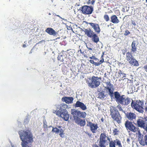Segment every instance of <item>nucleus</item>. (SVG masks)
<instances>
[{
	"mask_svg": "<svg viewBox=\"0 0 147 147\" xmlns=\"http://www.w3.org/2000/svg\"><path fill=\"white\" fill-rule=\"evenodd\" d=\"M114 97L115 100L117 103L122 105H127L130 102L131 100V107L140 113H143L144 112V108L142 107L144 102L142 101L138 100L135 101L128 97L125 98L124 95L121 96L117 91L114 92Z\"/></svg>",
	"mask_w": 147,
	"mask_h": 147,
	"instance_id": "f257e3e1",
	"label": "nucleus"
},
{
	"mask_svg": "<svg viewBox=\"0 0 147 147\" xmlns=\"http://www.w3.org/2000/svg\"><path fill=\"white\" fill-rule=\"evenodd\" d=\"M20 138L22 141L21 145L22 147H31L30 144L33 142L32 134L31 131L28 130H21L18 132Z\"/></svg>",
	"mask_w": 147,
	"mask_h": 147,
	"instance_id": "f03ea898",
	"label": "nucleus"
},
{
	"mask_svg": "<svg viewBox=\"0 0 147 147\" xmlns=\"http://www.w3.org/2000/svg\"><path fill=\"white\" fill-rule=\"evenodd\" d=\"M56 114L59 117H61L66 121L68 120L69 115L68 111L65 109H63L61 105H58L57 106L55 111Z\"/></svg>",
	"mask_w": 147,
	"mask_h": 147,
	"instance_id": "7ed1b4c3",
	"label": "nucleus"
},
{
	"mask_svg": "<svg viewBox=\"0 0 147 147\" xmlns=\"http://www.w3.org/2000/svg\"><path fill=\"white\" fill-rule=\"evenodd\" d=\"M111 115L113 119L118 123L121 122V117L118 110L115 108L110 109Z\"/></svg>",
	"mask_w": 147,
	"mask_h": 147,
	"instance_id": "20e7f679",
	"label": "nucleus"
},
{
	"mask_svg": "<svg viewBox=\"0 0 147 147\" xmlns=\"http://www.w3.org/2000/svg\"><path fill=\"white\" fill-rule=\"evenodd\" d=\"M100 77L93 76L91 79V82L88 83L89 87L92 88H95L98 87L100 84Z\"/></svg>",
	"mask_w": 147,
	"mask_h": 147,
	"instance_id": "39448f33",
	"label": "nucleus"
},
{
	"mask_svg": "<svg viewBox=\"0 0 147 147\" xmlns=\"http://www.w3.org/2000/svg\"><path fill=\"white\" fill-rule=\"evenodd\" d=\"M126 58L127 60L130 64L135 66L139 65L138 61L132 56V53L131 52H128L126 53Z\"/></svg>",
	"mask_w": 147,
	"mask_h": 147,
	"instance_id": "423d86ee",
	"label": "nucleus"
},
{
	"mask_svg": "<svg viewBox=\"0 0 147 147\" xmlns=\"http://www.w3.org/2000/svg\"><path fill=\"white\" fill-rule=\"evenodd\" d=\"M125 125L127 130H129V131H128V132L131 131L135 133L139 129L134 125L132 122L128 120H127L125 122Z\"/></svg>",
	"mask_w": 147,
	"mask_h": 147,
	"instance_id": "0eeeda50",
	"label": "nucleus"
},
{
	"mask_svg": "<svg viewBox=\"0 0 147 147\" xmlns=\"http://www.w3.org/2000/svg\"><path fill=\"white\" fill-rule=\"evenodd\" d=\"M80 10H81L82 13L84 14H90L92 13L93 8L92 6L84 5L80 8Z\"/></svg>",
	"mask_w": 147,
	"mask_h": 147,
	"instance_id": "6e6552de",
	"label": "nucleus"
},
{
	"mask_svg": "<svg viewBox=\"0 0 147 147\" xmlns=\"http://www.w3.org/2000/svg\"><path fill=\"white\" fill-rule=\"evenodd\" d=\"M71 115L70 118L74 121L80 117V111L74 109H71Z\"/></svg>",
	"mask_w": 147,
	"mask_h": 147,
	"instance_id": "1a4fd4ad",
	"label": "nucleus"
},
{
	"mask_svg": "<svg viewBox=\"0 0 147 147\" xmlns=\"http://www.w3.org/2000/svg\"><path fill=\"white\" fill-rule=\"evenodd\" d=\"M87 126L90 127V130L93 133H96V130L98 127L97 123H94L90 121L87 122Z\"/></svg>",
	"mask_w": 147,
	"mask_h": 147,
	"instance_id": "9d476101",
	"label": "nucleus"
},
{
	"mask_svg": "<svg viewBox=\"0 0 147 147\" xmlns=\"http://www.w3.org/2000/svg\"><path fill=\"white\" fill-rule=\"evenodd\" d=\"M75 108L80 107L82 110L85 111L87 109L86 105L83 103L79 101H77L75 105Z\"/></svg>",
	"mask_w": 147,
	"mask_h": 147,
	"instance_id": "9b49d317",
	"label": "nucleus"
},
{
	"mask_svg": "<svg viewBox=\"0 0 147 147\" xmlns=\"http://www.w3.org/2000/svg\"><path fill=\"white\" fill-rule=\"evenodd\" d=\"M97 96L98 98L103 100L106 98L108 96V95L106 92H105V90H103L102 92H99Z\"/></svg>",
	"mask_w": 147,
	"mask_h": 147,
	"instance_id": "f8f14e48",
	"label": "nucleus"
},
{
	"mask_svg": "<svg viewBox=\"0 0 147 147\" xmlns=\"http://www.w3.org/2000/svg\"><path fill=\"white\" fill-rule=\"evenodd\" d=\"M45 32L50 35L55 36L58 34V33L56 32L53 28H48L45 30Z\"/></svg>",
	"mask_w": 147,
	"mask_h": 147,
	"instance_id": "ddd939ff",
	"label": "nucleus"
},
{
	"mask_svg": "<svg viewBox=\"0 0 147 147\" xmlns=\"http://www.w3.org/2000/svg\"><path fill=\"white\" fill-rule=\"evenodd\" d=\"M126 117L130 120L132 121L135 119L136 115L134 113L131 112H127L125 113Z\"/></svg>",
	"mask_w": 147,
	"mask_h": 147,
	"instance_id": "4468645a",
	"label": "nucleus"
},
{
	"mask_svg": "<svg viewBox=\"0 0 147 147\" xmlns=\"http://www.w3.org/2000/svg\"><path fill=\"white\" fill-rule=\"evenodd\" d=\"M106 136L105 134L103 133H101L100 134L99 145H100L102 146L103 144H105L106 141Z\"/></svg>",
	"mask_w": 147,
	"mask_h": 147,
	"instance_id": "2eb2a0df",
	"label": "nucleus"
},
{
	"mask_svg": "<svg viewBox=\"0 0 147 147\" xmlns=\"http://www.w3.org/2000/svg\"><path fill=\"white\" fill-rule=\"evenodd\" d=\"M61 100L66 103L69 104L72 103L74 98L72 97L65 96L62 98Z\"/></svg>",
	"mask_w": 147,
	"mask_h": 147,
	"instance_id": "dca6fc26",
	"label": "nucleus"
},
{
	"mask_svg": "<svg viewBox=\"0 0 147 147\" xmlns=\"http://www.w3.org/2000/svg\"><path fill=\"white\" fill-rule=\"evenodd\" d=\"M89 24L94 29L96 32L98 34L99 33L100 30L99 25L98 24L92 23H89Z\"/></svg>",
	"mask_w": 147,
	"mask_h": 147,
	"instance_id": "f3484780",
	"label": "nucleus"
},
{
	"mask_svg": "<svg viewBox=\"0 0 147 147\" xmlns=\"http://www.w3.org/2000/svg\"><path fill=\"white\" fill-rule=\"evenodd\" d=\"M137 124L139 127L142 128L144 129L145 127V122L144 120L141 119H138L137 120Z\"/></svg>",
	"mask_w": 147,
	"mask_h": 147,
	"instance_id": "a211bd4d",
	"label": "nucleus"
},
{
	"mask_svg": "<svg viewBox=\"0 0 147 147\" xmlns=\"http://www.w3.org/2000/svg\"><path fill=\"white\" fill-rule=\"evenodd\" d=\"M75 123L81 126H84L86 124V121L84 119H82L79 118L75 121Z\"/></svg>",
	"mask_w": 147,
	"mask_h": 147,
	"instance_id": "6ab92c4d",
	"label": "nucleus"
},
{
	"mask_svg": "<svg viewBox=\"0 0 147 147\" xmlns=\"http://www.w3.org/2000/svg\"><path fill=\"white\" fill-rule=\"evenodd\" d=\"M111 22L114 24H117L119 22V20L118 19L116 15H113L111 17Z\"/></svg>",
	"mask_w": 147,
	"mask_h": 147,
	"instance_id": "aec40b11",
	"label": "nucleus"
},
{
	"mask_svg": "<svg viewBox=\"0 0 147 147\" xmlns=\"http://www.w3.org/2000/svg\"><path fill=\"white\" fill-rule=\"evenodd\" d=\"M85 31V34L90 38H92V36L94 34L90 28L87 29V30H86Z\"/></svg>",
	"mask_w": 147,
	"mask_h": 147,
	"instance_id": "412c9836",
	"label": "nucleus"
},
{
	"mask_svg": "<svg viewBox=\"0 0 147 147\" xmlns=\"http://www.w3.org/2000/svg\"><path fill=\"white\" fill-rule=\"evenodd\" d=\"M137 41L136 40L133 41L132 42L131 45V51L133 52H135L137 50V45H136V43Z\"/></svg>",
	"mask_w": 147,
	"mask_h": 147,
	"instance_id": "4be33fe9",
	"label": "nucleus"
},
{
	"mask_svg": "<svg viewBox=\"0 0 147 147\" xmlns=\"http://www.w3.org/2000/svg\"><path fill=\"white\" fill-rule=\"evenodd\" d=\"M92 41L95 43H97L99 41V37L96 34L94 33L93 36H92Z\"/></svg>",
	"mask_w": 147,
	"mask_h": 147,
	"instance_id": "5701e85b",
	"label": "nucleus"
},
{
	"mask_svg": "<svg viewBox=\"0 0 147 147\" xmlns=\"http://www.w3.org/2000/svg\"><path fill=\"white\" fill-rule=\"evenodd\" d=\"M80 117L81 118H85L86 115V114L84 112H82L80 111Z\"/></svg>",
	"mask_w": 147,
	"mask_h": 147,
	"instance_id": "b1692460",
	"label": "nucleus"
},
{
	"mask_svg": "<svg viewBox=\"0 0 147 147\" xmlns=\"http://www.w3.org/2000/svg\"><path fill=\"white\" fill-rule=\"evenodd\" d=\"M120 104H118V105L117 107H113V108H115L117 110L118 109H119L120 111H121L125 113V111L123 110Z\"/></svg>",
	"mask_w": 147,
	"mask_h": 147,
	"instance_id": "393cba45",
	"label": "nucleus"
},
{
	"mask_svg": "<svg viewBox=\"0 0 147 147\" xmlns=\"http://www.w3.org/2000/svg\"><path fill=\"white\" fill-rule=\"evenodd\" d=\"M120 104H118V105L117 107H113V108H115L117 110L118 109H119L120 111H121L125 113V111L123 110Z\"/></svg>",
	"mask_w": 147,
	"mask_h": 147,
	"instance_id": "a878e982",
	"label": "nucleus"
},
{
	"mask_svg": "<svg viewBox=\"0 0 147 147\" xmlns=\"http://www.w3.org/2000/svg\"><path fill=\"white\" fill-rule=\"evenodd\" d=\"M107 92H108L111 98H112V97H113V96L114 95V92H113V91L111 89L109 90Z\"/></svg>",
	"mask_w": 147,
	"mask_h": 147,
	"instance_id": "bb28decb",
	"label": "nucleus"
},
{
	"mask_svg": "<svg viewBox=\"0 0 147 147\" xmlns=\"http://www.w3.org/2000/svg\"><path fill=\"white\" fill-rule=\"evenodd\" d=\"M114 141L115 143H116L117 145L119 147H122L120 140L117 139H116L115 140H114Z\"/></svg>",
	"mask_w": 147,
	"mask_h": 147,
	"instance_id": "cd10ccee",
	"label": "nucleus"
},
{
	"mask_svg": "<svg viewBox=\"0 0 147 147\" xmlns=\"http://www.w3.org/2000/svg\"><path fill=\"white\" fill-rule=\"evenodd\" d=\"M53 129L51 131L52 132H55L58 134L59 133V129L57 127H52Z\"/></svg>",
	"mask_w": 147,
	"mask_h": 147,
	"instance_id": "c85d7f7f",
	"label": "nucleus"
},
{
	"mask_svg": "<svg viewBox=\"0 0 147 147\" xmlns=\"http://www.w3.org/2000/svg\"><path fill=\"white\" fill-rule=\"evenodd\" d=\"M104 19L107 21L108 22L109 20V18L108 15L106 14L104 16Z\"/></svg>",
	"mask_w": 147,
	"mask_h": 147,
	"instance_id": "c756f323",
	"label": "nucleus"
},
{
	"mask_svg": "<svg viewBox=\"0 0 147 147\" xmlns=\"http://www.w3.org/2000/svg\"><path fill=\"white\" fill-rule=\"evenodd\" d=\"M58 60H60L61 62H63L64 61L62 55H59L57 57Z\"/></svg>",
	"mask_w": 147,
	"mask_h": 147,
	"instance_id": "7c9ffc66",
	"label": "nucleus"
},
{
	"mask_svg": "<svg viewBox=\"0 0 147 147\" xmlns=\"http://www.w3.org/2000/svg\"><path fill=\"white\" fill-rule=\"evenodd\" d=\"M115 145L114 141H111L109 143V147H113Z\"/></svg>",
	"mask_w": 147,
	"mask_h": 147,
	"instance_id": "2f4dec72",
	"label": "nucleus"
},
{
	"mask_svg": "<svg viewBox=\"0 0 147 147\" xmlns=\"http://www.w3.org/2000/svg\"><path fill=\"white\" fill-rule=\"evenodd\" d=\"M104 54V53H103L102 55L101 56V58L102 59L99 62V63H100V64L102 63H103L104 61V59H103V58Z\"/></svg>",
	"mask_w": 147,
	"mask_h": 147,
	"instance_id": "473e14b6",
	"label": "nucleus"
},
{
	"mask_svg": "<svg viewBox=\"0 0 147 147\" xmlns=\"http://www.w3.org/2000/svg\"><path fill=\"white\" fill-rule=\"evenodd\" d=\"M29 119L28 117H27L25 119L24 121V123L25 124H27L28 122L29 121Z\"/></svg>",
	"mask_w": 147,
	"mask_h": 147,
	"instance_id": "72a5a7b5",
	"label": "nucleus"
},
{
	"mask_svg": "<svg viewBox=\"0 0 147 147\" xmlns=\"http://www.w3.org/2000/svg\"><path fill=\"white\" fill-rule=\"evenodd\" d=\"M144 139L145 145L147 146V135L144 136Z\"/></svg>",
	"mask_w": 147,
	"mask_h": 147,
	"instance_id": "f704fd0d",
	"label": "nucleus"
},
{
	"mask_svg": "<svg viewBox=\"0 0 147 147\" xmlns=\"http://www.w3.org/2000/svg\"><path fill=\"white\" fill-rule=\"evenodd\" d=\"M139 143L140 144L143 146H144L145 145V142L144 140H142L141 141H139Z\"/></svg>",
	"mask_w": 147,
	"mask_h": 147,
	"instance_id": "c9c22d12",
	"label": "nucleus"
},
{
	"mask_svg": "<svg viewBox=\"0 0 147 147\" xmlns=\"http://www.w3.org/2000/svg\"><path fill=\"white\" fill-rule=\"evenodd\" d=\"M106 83L107 85V86H110V87H112L113 86V85L110 83V82H107Z\"/></svg>",
	"mask_w": 147,
	"mask_h": 147,
	"instance_id": "e433bc0d",
	"label": "nucleus"
},
{
	"mask_svg": "<svg viewBox=\"0 0 147 147\" xmlns=\"http://www.w3.org/2000/svg\"><path fill=\"white\" fill-rule=\"evenodd\" d=\"M130 34V32L128 30H127L125 31V32L124 34V35L125 36H127Z\"/></svg>",
	"mask_w": 147,
	"mask_h": 147,
	"instance_id": "4c0bfd02",
	"label": "nucleus"
},
{
	"mask_svg": "<svg viewBox=\"0 0 147 147\" xmlns=\"http://www.w3.org/2000/svg\"><path fill=\"white\" fill-rule=\"evenodd\" d=\"M95 1L93 0L90 1V0H89V1L87 2L88 4H89L90 3H91V4L93 5L95 3Z\"/></svg>",
	"mask_w": 147,
	"mask_h": 147,
	"instance_id": "58836bf2",
	"label": "nucleus"
},
{
	"mask_svg": "<svg viewBox=\"0 0 147 147\" xmlns=\"http://www.w3.org/2000/svg\"><path fill=\"white\" fill-rule=\"evenodd\" d=\"M60 105H61V107H62L63 108H66L67 107V105L64 104H61Z\"/></svg>",
	"mask_w": 147,
	"mask_h": 147,
	"instance_id": "ea45409f",
	"label": "nucleus"
},
{
	"mask_svg": "<svg viewBox=\"0 0 147 147\" xmlns=\"http://www.w3.org/2000/svg\"><path fill=\"white\" fill-rule=\"evenodd\" d=\"M89 58L91 59H94L96 61L97 60H98V59L95 56H93L92 57H89Z\"/></svg>",
	"mask_w": 147,
	"mask_h": 147,
	"instance_id": "a19ab883",
	"label": "nucleus"
},
{
	"mask_svg": "<svg viewBox=\"0 0 147 147\" xmlns=\"http://www.w3.org/2000/svg\"><path fill=\"white\" fill-rule=\"evenodd\" d=\"M143 135H141V136H139L138 138H139V141H141L142 140H143Z\"/></svg>",
	"mask_w": 147,
	"mask_h": 147,
	"instance_id": "79ce46f5",
	"label": "nucleus"
},
{
	"mask_svg": "<svg viewBox=\"0 0 147 147\" xmlns=\"http://www.w3.org/2000/svg\"><path fill=\"white\" fill-rule=\"evenodd\" d=\"M43 127L44 128H46L47 127V122L46 121L43 122Z\"/></svg>",
	"mask_w": 147,
	"mask_h": 147,
	"instance_id": "37998d69",
	"label": "nucleus"
},
{
	"mask_svg": "<svg viewBox=\"0 0 147 147\" xmlns=\"http://www.w3.org/2000/svg\"><path fill=\"white\" fill-rule=\"evenodd\" d=\"M59 135L62 138H63L64 137V133H60L59 134Z\"/></svg>",
	"mask_w": 147,
	"mask_h": 147,
	"instance_id": "c03bdc74",
	"label": "nucleus"
},
{
	"mask_svg": "<svg viewBox=\"0 0 147 147\" xmlns=\"http://www.w3.org/2000/svg\"><path fill=\"white\" fill-rule=\"evenodd\" d=\"M100 65V63L99 62H95L94 65H95V66H98Z\"/></svg>",
	"mask_w": 147,
	"mask_h": 147,
	"instance_id": "a18cd8bd",
	"label": "nucleus"
},
{
	"mask_svg": "<svg viewBox=\"0 0 147 147\" xmlns=\"http://www.w3.org/2000/svg\"><path fill=\"white\" fill-rule=\"evenodd\" d=\"M117 132H118L117 129V128H115L114 129V130L113 131L114 134L115 135H116L117 134Z\"/></svg>",
	"mask_w": 147,
	"mask_h": 147,
	"instance_id": "49530a36",
	"label": "nucleus"
},
{
	"mask_svg": "<svg viewBox=\"0 0 147 147\" xmlns=\"http://www.w3.org/2000/svg\"><path fill=\"white\" fill-rule=\"evenodd\" d=\"M121 76L122 77V78L123 77H125L126 76V74L124 73H123L121 72Z\"/></svg>",
	"mask_w": 147,
	"mask_h": 147,
	"instance_id": "de8ad7c7",
	"label": "nucleus"
},
{
	"mask_svg": "<svg viewBox=\"0 0 147 147\" xmlns=\"http://www.w3.org/2000/svg\"><path fill=\"white\" fill-rule=\"evenodd\" d=\"M111 87H110V86H107L106 88L107 89L106 91L107 92L109 90L111 89Z\"/></svg>",
	"mask_w": 147,
	"mask_h": 147,
	"instance_id": "09e8293b",
	"label": "nucleus"
},
{
	"mask_svg": "<svg viewBox=\"0 0 147 147\" xmlns=\"http://www.w3.org/2000/svg\"><path fill=\"white\" fill-rule=\"evenodd\" d=\"M89 61L90 63H91L93 64L94 65V63L95 62H94V61L93 60H89Z\"/></svg>",
	"mask_w": 147,
	"mask_h": 147,
	"instance_id": "8fccbe9b",
	"label": "nucleus"
},
{
	"mask_svg": "<svg viewBox=\"0 0 147 147\" xmlns=\"http://www.w3.org/2000/svg\"><path fill=\"white\" fill-rule=\"evenodd\" d=\"M131 24L133 25L134 26H135L136 25V23L135 22H134V21H133V20H131Z\"/></svg>",
	"mask_w": 147,
	"mask_h": 147,
	"instance_id": "3c124183",
	"label": "nucleus"
},
{
	"mask_svg": "<svg viewBox=\"0 0 147 147\" xmlns=\"http://www.w3.org/2000/svg\"><path fill=\"white\" fill-rule=\"evenodd\" d=\"M64 131L62 129H59V132H60V133H64Z\"/></svg>",
	"mask_w": 147,
	"mask_h": 147,
	"instance_id": "603ef678",
	"label": "nucleus"
},
{
	"mask_svg": "<svg viewBox=\"0 0 147 147\" xmlns=\"http://www.w3.org/2000/svg\"><path fill=\"white\" fill-rule=\"evenodd\" d=\"M87 29H85L84 28H81V30L82 31H83L85 33V30H87Z\"/></svg>",
	"mask_w": 147,
	"mask_h": 147,
	"instance_id": "864d4df0",
	"label": "nucleus"
},
{
	"mask_svg": "<svg viewBox=\"0 0 147 147\" xmlns=\"http://www.w3.org/2000/svg\"><path fill=\"white\" fill-rule=\"evenodd\" d=\"M137 131H138V134H139V136H141V135H142L140 133V130H138V129L137 130Z\"/></svg>",
	"mask_w": 147,
	"mask_h": 147,
	"instance_id": "5fc2aeb1",
	"label": "nucleus"
},
{
	"mask_svg": "<svg viewBox=\"0 0 147 147\" xmlns=\"http://www.w3.org/2000/svg\"><path fill=\"white\" fill-rule=\"evenodd\" d=\"M56 16H58V17H59L60 18L64 20H66L64 19V18H62L59 15H56Z\"/></svg>",
	"mask_w": 147,
	"mask_h": 147,
	"instance_id": "6e6d98bb",
	"label": "nucleus"
},
{
	"mask_svg": "<svg viewBox=\"0 0 147 147\" xmlns=\"http://www.w3.org/2000/svg\"><path fill=\"white\" fill-rule=\"evenodd\" d=\"M89 137H91L92 136V134H90L89 133H88V134H87Z\"/></svg>",
	"mask_w": 147,
	"mask_h": 147,
	"instance_id": "4d7b16f0",
	"label": "nucleus"
},
{
	"mask_svg": "<svg viewBox=\"0 0 147 147\" xmlns=\"http://www.w3.org/2000/svg\"><path fill=\"white\" fill-rule=\"evenodd\" d=\"M144 69H145L146 70H147V65H145L144 66Z\"/></svg>",
	"mask_w": 147,
	"mask_h": 147,
	"instance_id": "13d9d810",
	"label": "nucleus"
},
{
	"mask_svg": "<svg viewBox=\"0 0 147 147\" xmlns=\"http://www.w3.org/2000/svg\"><path fill=\"white\" fill-rule=\"evenodd\" d=\"M86 47H87V48L89 50H92V49L91 48H90V47H88L87 45H86Z\"/></svg>",
	"mask_w": 147,
	"mask_h": 147,
	"instance_id": "bf43d9fd",
	"label": "nucleus"
},
{
	"mask_svg": "<svg viewBox=\"0 0 147 147\" xmlns=\"http://www.w3.org/2000/svg\"><path fill=\"white\" fill-rule=\"evenodd\" d=\"M127 141L128 142H129L130 141V139L128 138L127 140Z\"/></svg>",
	"mask_w": 147,
	"mask_h": 147,
	"instance_id": "052dcab7",
	"label": "nucleus"
},
{
	"mask_svg": "<svg viewBox=\"0 0 147 147\" xmlns=\"http://www.w3.org/2000/svg\"><path fill=\"white\" fill-rule=\"evenodd\" d=\"M121 72L122 73V71L121 70H120L119 72V74L120 75V76H121Z\"/></svg>",
	"mask_w": 147,
	"mask_h": 147,
	"instance_id": "680f3d73",
	"label": "nucleus"
},
{
	"mask_svg": "<svg viewBox=\"0 0 147 147\" xmlns=\"http://www.w3.org/2000/svg\"><path fill=\"white\" fill-rule=\"evenodd\" d=\"M107 140H108L109 141V142H111V141H110V138L109 137H107Z\"/></svg>",
	"mask_w": 147,
	"mask_h": 147,
	"instance_id": "e2e57ef3",
	"label": "nucleus"
},
{
	"mask_svg": "<svg viewBox=\"0 0 147 147\" xmlns=\"http://www.w3.org/2000/svg\"><path fill=\"white\" fill-rule=\"evenodd\" d=\"M93 147H99L97 145H94L93 146Z\"/></svg>",
	"mask_w": 147,
	"mask_h": 147,
	"instance_id": "0e129e2a",
	"label": "nucleus"
},
{
	"mask_svg": "<svg viewBox=\"0 0 147 147\" xmlns=\"http://www.w3.org/2000/svg\"><path fill=\"white\" fill-rule=\"evenodd\" d=\"M99 146H100V147H106V146H105L104 145V144H103L102 145V146H101V145H99Z\"/></svg>",
	"mask_w": 147,
	"mask_h": 147,
	"instance_id": "69168bd1",
	"label": "nucleus"
},
{
	"mask_svg": "<svg viewBox=\"0 0 147 147\" xmlns=\"http://www.w3.org/2000/svg\"><path fill=\"white\" fill-rule=\"evenodd\" d=\"M104 77L105 78H108L107 77V75H106V73H105V74H104Z\"/></svg>",
	"mask_w": 147,
	"mask_h": 147,
	"instance_id": "338daca9",
	"label": "nucleus"
},
{
	"mask_svg": "<svg viewBox=\"0 0 147 147\" xmlns=\"http://www.w3.org/2000/svg\"><path fill=\"white\" fill-rule=\"evenodd\" d=\"M23 47H24V48H25L26 47V45H25V44H24L23 45Z\"/></svg>",
	"mask_w": 147,
	"mask_h": 147,
	"instance_id": "774afa93",
	"label": "nucleus"
}]
</instances>
